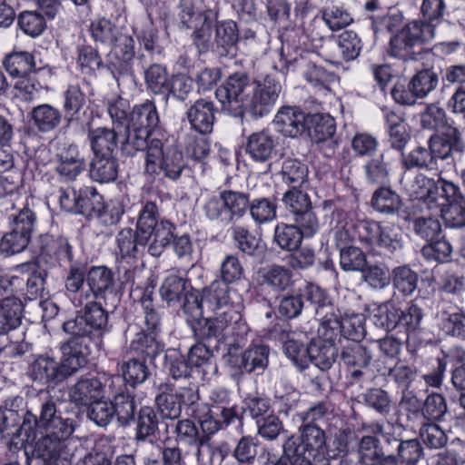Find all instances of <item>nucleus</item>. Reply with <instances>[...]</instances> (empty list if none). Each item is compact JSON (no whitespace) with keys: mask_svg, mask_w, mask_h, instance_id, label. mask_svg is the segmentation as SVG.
<instances>
[{"mask_svg":"<svg viewBox=\"0 0 465 465\" xmlns=\"http://www.w3.org/2000/svg\"><path fill=\"white\" fill-rule=\"evenodd\" d=\"M26 282L27 289L35 291L45 290V279L41 274L34 273L19 277L15 275H4L0 278V288L4 291L12 289V291L21 290L24 282Z\"/></svg>","mask_w":465,"mask_h":465,"instance_id":"49","label":"nucleus"},{"mask_svg":"<svg viewBox=\"0 0 465 465\" xmlns=\"http://www.w3.org/2000/svg\"><path fill=\"white\" fill-rule=\"evenodd\" d=\"M436 183L439 185V194H434L435 206L431 207L430 211L465 200L460 188L456 183L442 178H440Z\"/></svg>","mask_w":465,"mask_h":465,"instance_id":"50","label":"nucleus"},{"mask_svg":"<svg viewBox=\"0 0 465 465\" xmlns=\"http://www.w3.org/2000/svg\"><path fill=\"white\" fill-rule=\"evenodd\" d=\"M307 356L311 361L322 371L329 370L335 362L338 349L334 343L325 341H312L306 348Z\"/></svg>","mask_w":465,"mask_h":465,"instance_id":"26","label":"nucleus"},{"mask_svg":"<svg viewBox=\"0 0 465 465\" xmlns=\"http://www.w3.org/2000/svg\"><path fill=\"white\" fill-rule=\"evenodd\" d=\"M38 413L27 411L24 415L21 429L25 431L51 432L53 435L71 436L74 430V420L64 418L57 411L55 401L45 394L40 399Z\"/></svg>","mask_w":465,"mask_h":465,"instance_id":"3","label":"nucleus"},{"mask_svg":"<svg viewBox=\"0 0 465 465\" xmlns=\"http://www.w3.org/2000/svg\"><path fill=\"white\" fill-rule=\"evenodd\" d=\"M253 280L261 287L272 288L277 291H284L292 284L291 273L281 266L260 269L255 273Z\"/></svg>","mask_w":465,"mask_h":465,"instance_id":"28","label":"nucleus"},{"mask_svg":"<svg viewBox=\"0 0 465 465\" xmlns=\"http://www.w3.org/2000/svg\"><path fill=\"white\" fill-rule=\"evenodd\" d=\"M252 82L244 74H233L216 89L215 95L222 109L229 114H237L242 109Z\"/></svg>","mask_w":465,"mask_h":465,"instance_id":"13","label":"nucleus"},{"mask_svg":"<svg viewBox=\"0 0 465 465\" xmlns=\"http://www.w3.org/2000/svg\"><path fill=\"white\" fill-rule=\"evenodd\" d=\"M187 164L175 144H163L158 139L150 141L145 153L144 172L150 175L163 173L170 180H178Z\"/></svg>","mask_w":465,"mask_h":465,"instance_id":"2","label":"nucleus"},{"mask_svg":"<svg viewBox=\"0 0 465 465\" xmlns=\"http://www.w3.org/2000/svg\"><path fill=\"white\" fill-rule=\"evenodd\" d=\"M32 379L40 384L58 383L64 381L59 364L52 358L41 356L31 366Z\"/></svg>","mask_w":465,"mask_h":465,"instance_id":"27","label":"nucleus"},{"mask_svg":"<svg viewBox=\"0 0 465 465\" xmlns=\"http://www.w3.org/2000/svg\"><path fill=\"white\" fill-rule=\"evenodd\" d=\"M97 345L96 341H91L89 338L70 335V338L61 346L62 360L58 364L63 379L65 380L85 366L92 348Z\"/></svg>","mask_w":465,"mask_h":465,"instance_id":"12","label":"nucleus"},{"mask_svg":"<svg viewBox=\"0 0 465 465\" xmlns=\"http://www.w3.org/2000/svg\"><path fill=\"white\" fill-rule=\"evenodd\" d=\"M186 117L192 129L200 134H207L213 131L214 124V108L212 102L199 99L190 106Z\"/></svg>","mask_w":465,"mask_h":465,"instance_id":"22","label":"nucleus"},{"mask_svg":"<svg viewBox=\"0 0 465 465\" xmlns=\"http://www.w3.org/2000/svg\"><path fill=\"white\" fill-rule=\"evenodd\" d=\"M248 207V194L233 190H223L218 195L207 196L203 203V211L209 220L225 225L242 218Z\"/></svg>","mask_w":465,"mask_h":465,"instance_id":"4","label":"nucleus"},{"mask_svg":"<svg viewBox=\"0 0 465 465\" xmlns=\"http://www.w3.org/2000/svg\"><path fill=\"white\" fill-rule=\"evenodd\" d=\"M56 157L55 170L67 181L74 180L85 168V161L74 144L63 147Z\"/></svg>","mask_w":465,"mask_h":465,"instance_id":"21","label":"nucleus"},{"mask_svg":"<svg viewBox=\"0 0 465 465\" xmlns=\"http://www.w3.org/2000/svg\"><path fill=\"white\" fill-rule=\"evenodd\" d=\"M192 415L194 419L198 420L203 436L209 438L210 435L216 433L219 430V421L215 419L219 415L218 409L213 408L206 403H197L192 407Z\"/></svg>","mask_w":465,"mask_h":465,"instance_id":"39","label":"nucleus"},{"mask_svg":"<svg viewBox=\"0 0 465 465\" xmlns=\"http://www.w3.org/2000/svg\"><path fill=\"white\" fill-rule=\"evenodd\" d=\"M156 335L151 333H139L137 338L132 341L131 350L136 354L135 357L142 356L154 359L163 350L162 345L156 341Z\"/></svg>","mask_w":465,"mask_h":465,"instance_id":"55","label":"nucleus"},{"mask_svg":"<svg viewBox=\"0 0 465 465\" xmlns=\"http://www.w3.org/2000/svg\"><path fill=\"white\" fill-rule=\"evenodd\" d=\"M401 183L411 199L422 202L429 210L435 206L433 197L434 194H439V185L433 179L422 173L406 171L402 174Z\"/></svg>","mask_w":465,"mask_h":465,"instance_id":"15","label":"nucleus"},{"mask_svg":"<svg viewBox=\"0 0 465 465\" xmlns=\"http://www.w3.org/2000/svg\"><path fill=\"white\" fill-rule=\"evenodd\" d=\"M360 461L362 465H385L386 460L393 456L385 455L378 439L365 436L360 443Z\"/></svg>","mask_w":465,"mask_h":465,"instance_id":"34","label":"nucleus"},{"mask_svg":"<svg viewBox=\"0 0 465 465\" xmlns=\"http://www.w3.org/2000/svg\"><path fill=\"white\" fill-rule=\"evenodd\" d=\"M165 431L168 438L173 437L177 445L197 447V457L201 454V447L208 441V437L201 435L197 425L190 419L167 423Z\"/></svg>","mask_w":465,"mask_h":465,"instance_id":"18","label":"nucleus"},{"mask_svg":"<svg viewBox=\"0 0 465 465\" xmlns=\"http://www.w3.org/2000/svg\"><path fill=\"white\" fill-rule=\"evenodd\" d=\"M4 65L14 77H25L36 69L33 54L25 51L9 54L5 58Z\"/></svg>","mask_w":465,"mask_h":465,"instance_id":"36","label":"nucleus"},{"mask_svg":"<svg viewBox=\"0 0 465 465\" xmlns=\"http://www.w3.org/2000/svg\"><path fill=\"white\" fill-rule=\"evenodd\" d=\"M26 450L32 454L43 459L45 465H71L72 454L65 441L70 436L52 434L51 432L27 431Z\"/></svg>","mask_w":465,"mask_h":465,"instance_id":"8","label":"nucleus"},{"mask_svg":"<svg viewBox=\"0 0 465 465\" xmlns=\"http://www.w3.org/2000/svg\"><path fill=\"white\" fill-rule=\"evenodd\" d=\"M312 123L313 126L310 133L317 143L324 142L335 134V121L329 114H315L312 117Z\"/></svg>","mask_w":465,"mask_h":465,"instance_id":"62","label":"nucleus"},{"mask_svg":"<svg viewBox=\"0 0 465 465\" xmlns=\"http://www.w3.org/2000/svg\"><path fill=\"white\" fill-rule=\"evenodd\" d=\"M274 124L284 136L295 138L305 131L306 114L298 107L284 106L276 114Z\"/></svg>","mask_w":465,"mask_h":465,"instance_id":"19","label":"nucleus"},{"mask_svg":"<svg viewBox=\"0 0 465 465\" xmlns=\"http://www.w3.org/2000/svg\"><path fill=\"white\" fill-rule=\"evenodd\" d=\"M371 203L373 208L382 213H393L401 206L399 195L389 188L377 190L372 196Z\"/></svg>","mask_w":465,"mask_h":465,"instance_id":"59","label":"nucleus"},{"mask_svg":"<svg viewBox=\"0 0 465 465\" xmlns=\"http://www.w3.org/2000/svg\"><path fill=\"white\" fill-rule=\"evenodd\" d=\"M421 124L424 128L436 130L437 133L447 132L449 128H456L447 119L444 110L436 104H430L421 114Z\"/></svg>","mask_w":465,"mask_h":465,"instance_id":"47","label":"nucleus"},{"mask_svg":"<svg viewBox=\"0 0 465 465\" xmlns=\"http://www.w3.org/2000/svg\"><path fill=\"white\" fill-rule=\"evenodd\" d=\"M121 371L124 380L132 386L143 383L150 375L144 359L135 356L124 361Z\"/></svg>","mask_w":465,"mask_h":465,"instance_id":"40","label":"nucleus"},{"mask_svg":"<svg viewBox=\"0 0 465 465\" xmlns=\"http://www.w3.org/2000/svg\"><path fill=\"white\" fill-rule=\"evenodd\" d=\"M334 39L343 60L351 61L360 55L362 43L354 31L346 30Z\"/></svg>","mask_w":465,"mask_h":465,"instance_id":"44","label":"nucleus"},{"mask_svg":"<svg viewBox=\"0 0 465 465\" xmlns=\"http://www.w3.org/2000/svg\"><path fill=\"white\" fill-rule=\"evenodd\" d=\"M232 237L237 247L249 255H255L263 251L262 240L252 235L246 228L237 225L232 228Z\"/></svg>","mask_w":465,"mask_h":465,"instance_id":"45","label":"nucleus"},{"mask_svg":"<svg viewBox=\"0 0 465 465\" xmlns=\"http://www.w3.org/2000/svg\"><path fill=\"white\" fill-rule=\"evenodd\" d=\"M158 430V418L151 407L140 409L137 419L135 439L144 440L154 435Z\"/></svg>","mask_w":465,"mask_h":465,"instance_id":"54","label":"nucleus"},{"mask_svg":"<svg viewBox=\"0 0 465 465\" xmlns=\"http://www.w3.org/2000/svg\"><path fill=\"white\" fill-rule=\"evenodd\" d=\"M341 360L348 366L367 367L371 360V352L357 341H349L341 352Z\"/></svg>","mask_w":465,"mask_h":465,"instance_id":"42","label":"nucleus"},{"mask_svg":"<svg viewBox=\"0 0 465 465\" xmlns=\"http://www.w3.org/2000/svg\"><path fill=\"white\" fill-rule=\"evenodd\" d=\"M332 220L336 223L332 228L336 246L341 250V248L349 247V244L355 237V223L353 220L343 211H335L332 213Z\"/></svg>","mask_w":465,"mask_h":465,"instance_id":"29","label":"nucleus"},{"mask_svg":"<svg viewBox=\"0 0 465 465\" xmlns=\"http://www.w3.org/2000/svg\"><path fill=\"white\" fill-rule=\"evenodd\" d=\"M89 30L95 42L108 46H111L118 39L120 34L119 28L106 18H97L92 21Z\"/></svg>","mask_w":465,"mask_h":465,"instance_id":"41","label":"nucleus"},{"mask_svg":"<svg viewBox=\"0 0 465 465\" xmlns=\"http://www.w3.org/2000/svg\"><path fill=\"white\" fill-rule=\"evenodd\" d=\"M104 388L97 377H81L69 388L70 401L76 405H89L104 397Z\"/></svg>","mask_w":465,"mask_h":465,"instance_id":"20","label":"nucleus"},{"mask_svg":"<svg viewBox=\"0 0 465 465\" xmlns=\"http://www.w3.org/2000/svg\"><path fill=\"white\" fill-rule=\"evenodd\" d=\"M18 25L20 29L31 37L41 35L45 30V20L38 12L25 11L18 16Z\"/></svg>","mask_w":465,"mask_h":465,"instance_id":"60","label":"nucleus"},{"mask_svg":"<svg viewBox=\"0 0 465 465\" xmlns=\"http://www.w3.org/2000/svg\"><path fill=\"white\" fill-rule=\"evenodd\" d=\"M32 119L35 125L41 132H50L61 123L62 113L49 104H43L32 110Z\"/></svg>","mask_w":465,"mask_h":465,"instance_id":"35","label":"nucleus"},{"mask_svg":"<svg viewBox=\"0 0 465 465\" xmlns=\"http://www.w3.org/2000/svg\"><path fill=\"white\" fill-rule=\"evenodd\" d=\"M86 103V96L77 84L68 85L64 94V111L69 123L79 121V113Z\"/></svg>","mask_w":465,"mask_h":465,"instance_id":"37","label":"nucleus"},{"mask_svg":"<svg viewBox=\"0 0 465 465\" xmlns=\"http://www.w3.org/2000/svg\"><path fill=\"white\" fill-rule=\"evenodd\" d=\"M444 220L447 226L460 228L465 226V200L434 209Z\"/></svg>","mask_w":465,"mask_h":465,"instance_id":"64","label":"nucleus"},{"mask_svg":"<svg viewBox=\"0 0 465 465\" xmlns=\"http://www.w3.org/2000/svg\"><path fill=\"white\" fill-rule=\"evenodd\" d=\"M111 404L113 405L114 416L117 418L119 423L123 426L128 425L136 411L134 397L127 392H120L115 395Z\"/></svg>","mask_w":465,"mask_h":465,"instance_id":"43","label":"nucleus"},{"mask_svg":"<svg viewBox=\"0 0 465 465\" xmlns=\"http://www.w3.org/2000/svg\"><path fill=\"white\" fill-rule=\"evenodd\" d=\"M86 283L91 291H108L114 287L113 272L105 266H94L90 269Z\"/></svg>","mask_w":465,"mask_h":465,"instance_id":"56","label":"nucleus"},{"mask_svg":"<svg viewBox=\"0 0 465 465\" xmlns=\"http://www.w3.org/2000/svg\"><path fill=\"white\" fill-rule=\"evenodd\" d=\"M159 212L157 204L153 201L144 202L139 212L136 231L138 232V242L142 246L147 245L153 228L159 223Z\"/></svg>","mask_w":465,"mask_h":465,"instance_id":"24","label":"nucleus"},{"mask_svg":"<svg viewBox=\"0 0 465 465\" xmlns=\"http://www.w3.org/2000/svg\"><path fill=\"white\" fill-rule=\"evenodd\" d=\"M108 314L97 302H90L85 305L83 313H78L75 318L66 321L63 324L64 331L69 335L79 338H89L95 341V333L104 331L107 326Z\"/></svg>","mask_w":465,"mask_h":465,"instance_id":"9","label":"nucleus"},{"mask_svg":"<svg viewBox=\"0 0 465 465\" xmlns=\"http://www.w3.org/2000/svg\"><path fill=\"white\" fill-rule=\"evenodd\" d=\"M199 400L198 393L192 388H175L172 383H162L158 387L155 402L163 419L176 420L182 412V406L189 404L192 407Z\"/></svg>","mask_w":465,"mask_h":465,"instance_id":"10","label":"nucleus"},{"mask_svg":"<svg viewBox=\"0 0 465 465\" xmlns=\"http://www.w3.org/2000/svg\"><path fill=\"white\" fill-rule=\"evenodd\" d=\"M302 239L297 226L280 223L275 227L274 241L283 250H296L301 244Z\"/></svg>","mask_w":465,"mask_h":465,"instance_id":"53","label":"nucleus"},{"mask_svg":"<svg viewBox=\"0 0 465 465\" xmlns=\"http://www.w3.org/2000/svg\"><path fill=\"white\" fill-rule=\"evenodd\" d=\"M117 176V163L113 154L94 155L90 166V177L100 183H110Z\"/></svg>","mask_w":465,"mask_h":465,"instance_id":"32","label":"nucleus"},{"mask_svg":"<svg viewBox=\"0 0 465 465\" xmlns=\"http://www.w3.org/2000/svg\"><path fill=\"white\" fill-rule=\"evenodd\" d=\"M365 177L371 183H385L388 181L390 171L388 163L384 160V154L369 160L363 165Z\"/></svg>","mask_w":465,"mask_h":465,"instance_id":"63","label":"nucleus"},{"mask_svg":"<svg viewBox=\"0 0 465 465\" xmlns=\"http://www.w3.org/2000/svg\"><path fill=\"white\" fill-rule=\"evenodd\" d=\"M309 299L319 304L316 309V314L321 317L319 337L322 341L333 343L339 336H342L341 316L333 312L331 302L324 292H309Z\"/></svg>","mask_w":465,"mask_h":465,"instance_id":"14","label":"nucleus"},{"mask_svg":"<svg viewBox=\"0 0 465 465\" xmlns=\"http://www.w3.org/2000/svg\"><path fill=\"white\" fill-rule=\"evenodd\" d=\"M242 109L254 117L267 114L273 107L281 91V83L272 75H267L263 84L252 82Z\"/></svg>","mask_w":465,"mask_h":465,"instance_id":"11","label":"nucleus"},{"mask_svg":"<svg viewBox=\"0 0 465 465\" xmlns=\"http://www.w3.org/2000/svg\"><path fill=\"white\" fill-rule=\"evenodd\" d=\"M364 315L361 313L345 314L341 317L342 336L351 341H358L365 335Z\"/></svg>","mask_w":465,"mask_h":465,"instance_id":"61","label":"nucleus"},{"mask_svg":"<svg viewBox=\"0 0 465 465\" xmlns=\"http://www.w3.org/2000/svg\"><path fill=\"white\" fill-rule=\"evenodd\" d=\"M103 196L94 187L84 186L79 189L77 213L94 218L103 208Z\"/></svg>","mask_w":465,"mask_h":465,"instance_id":"38","label":"nucleus"},{"mask_svg":"<svg viewBox=\"0 0 465 465\" xmlns=\"http://www.w3.org/2000/svg\"><path fill=\"white\" fill-rule=\"evenodd\" d=\"M273 148V139L265 132L252 134L246 144L247 153L252 160L260 163H263L270 158Z\"/></svg>","mask_w":465,"mask_h":465,"instance_id":"33","label":"nucleus"},{"mask_svg":"<svg viewBox=\"0 0 465 465\" xmlns=\"http://www.w3.org/2000/svg\"><path fill=\"white\" fill-rule=\"evenodd\" d=\"M465 143L458 128H449L447 132L436 133L429 139V148L436 163L450 160L454 153L462 152Z\"/></svg>","mask_w":465,"mask_h":465,"instance_id":"17","label":"nucleus"},{"mask_svg":"<svg viewBox=\"0 0 465 465\" xmlns=\"http://www.w3.org/2000/svg\"><path fill=\"white\" fill-rule=\"evenodd\" d=\"M248 209L252 220L258 224L270 223L276 218L277 205L270 198H256L249 201Z\"/></svg>","mask_w":465,"mask_h":465,"instance_id":"48","label":"nucleus"},{"mask_svg":"<svg viewBox=\"0 0 465 465\" xmlns=\"http://www.w3.org/2000/svg\"><path fill=\"white\" fill-rule=\"evenodd\" d=\"M144 79L148 88L154 94H166L170 84L166 68L161 64L150 65L144 72Z\"/></svg>","mask_w":465,"mask_h":465,"instance_id":"52","label":"nucleus"},{"mask_svg":"<svg viewBox=\"0 0 465 465\" xmlns=\"http://www.w3.org/2000/svg\"><path fill=\"white\" fill-rule=\"evenodd\" d=\"M175 225L166 219H161L158 225L153 228L150 235V241L147 244L148 252L152 256H160L164 249L173 239Z\"/></svg>","mask_w":465,"mask_h":465,"instance_id":"30","label":"nucleus"},{"mask_svg":"<svg viewBox=\"0 0 465 465\" xmlns=\"http://www.w3.org/2000/svg\"><path fill=\"white\" fill-rule=\"evenodd\" d=\"M322 20L331 31L341 30L350 25L353 19L342 6L327 5L322 11Z\"/></svg>","mask_w":465,"mask_h":465,"instance_id":"51","label":"nucleus"},{"mask_svg":"<svg viewBox=\"0 0 465 465\" xmlns=\"http://www.w3.org/2000/svg\"><path fill=\"white\" fill-rule=\"evenodd\" d=\"M151 132L145 129L132 128L131 124L126 126V137L122 142V150L128 155H133L136 152L148 147L147 140Z\"/></svg>","mask_w":465,"mask_h":465,"instance_id":"58","label":"nucleus"},{"mask_svg":"<svg viewBox=\"0 0 465 465\" xmlns=\"http://www.w3.org/2000/svg\"><path fill=\"white\" fill-rule=\"evenodd\" d=\"M435 29L422 21H411L391 38L389 53L402 60L414 59L420 45L434 38Z\"/></svg>","mask_w":465,"mask_h":465,"instance_id":"6","label":"nucleus"},{"mask_svg":"<svg viewBox=\"0 0 465 465\" xmlns=\"http://www.w3.org/2000/svg\"><path fill=\"white\" fill-rule=\"evenodd\" d=\"M358 232L360 241L373 252L392 254L403 248L402 230L394 223L363 221Z\"/></svg>","mask_w":465,"mask_h":465,"instance_id":"5","label":"nucleus"},{"mask_svg":"<svg viewBox=\"0 0 465 465\" xmlns=\"http://www.w3.org/2000/svg\"><path fill=\"white\" fill-rule=\"evenodd\" d=\"M439 78L436 73L426 69L419 71L411 80L410 86L413 88L418 98L426 97L438 85Z\"/></svg>","mask_w":465,"mask_h":465,"instance_id":"57","label":"nucleus"},{"mask_svg":"<svg viewBox=\"0 0 465 465\" xmlns=\"http://www.w3.org/2000/svg\"><path fill=\"white\" fill-rule=\"evenodd\" d=\"M269 353L267 345H252L240 354L229 352L227 363L240 372L262 371L268 365Z\"/></svg>","mask_w":465,"mask_h":465,"instance_id":"16","label":"nucleus"},{"mask_svg":"<svg viewBox=\"0 0 465 465\" xmlns=\"http://www.w3.org/2000/svg\"><path fill=\"white\" fill-rule=\"evenodd\" d=\"M300 442L290 436L282 445V456L292 460H309L311 457L331 455L326 450V436L319 425L301 424L298 428Z\"/></svg>","mask_w":465,"mask_h":465,"instance_id":"7","label":"nucleus"},{"mask_svg":"<svg viewBox=\"0 0 465 465\" xmlns=\"http://www.w3.org/2000/svg\"><path fill=\"white\" fill-rule=\"evenodd\" d=\"M181 8V23L193 30V44L200 53L208 51L213 43L227 50L238 41L237 25L232 21L218 24L213 40L212 25L217 19V13L206 7L203 0H182Z\"/></svg>","mask_w":465,"mask_h":465,"instance_id":"1","label":"nucleus"},{"mask_svg":"<svg viewBox=\"0 0 465 465\" xmlns=\"http://www.w3.org/2000/svg\"><path fill=\"white\" fill-rule=\"evenodd\" d=\"M281 175L284 183L296 188L307 181L308 168L297 159H286L282 163Z\"/></svg>","mask_w":465,"mask_h":465,"instance_id":"46","label":"nucleus"},{"mask_svg":"<svg viewBox=\"0 0 465 465\" xmlns=\"http://www.w3.org/2000/svg\"><path fill=\"white\" fill-rule=\"evenodd\" d=\"M87 138L94 155L113 154L117 148L118 134L114 128L97 127L90 129Z\"/></svg>","mask_w":465,"mask_h":465,"instance_id":"23","label":"nucleus"},{"mask_svg":"<svg viewBox=\"0 0 465 465\" xmlns=\"http://www.w3.org/2000/svg\"><path fill=\"white\" fill-rule=\"evenodd\" d=\"M158 123L159 116L156 107L151 101L134 106L128 122L132 128L145 129L148 132H152Z\"/></svg>","mask_w":465,"mask_h":465,"instance_id":"31","label":"nucleus"},{"mask_svg":"<svg viewBox=\"0 0 465 465\" xmlns=\"http://www.w3.org/2000/svg\"><path fill=\"white\" fill-rule=\"evenodd\" d=\"M22 302L12 295L0 301V335L15 329L21 322Z\"/></svg>","mask_w":465,"mask_h":465,"instance_id":"25","label":"nucleus"}]
</instances>
